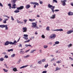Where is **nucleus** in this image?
<instances>
[{"mask_svg":"<svg viewBox=\"0 0 73 73\" xmlns=\"http://www.w3.org/2000/svg\"><path fill=\"white\" fill-rule=\"evenodd\" d=\"M48 7L49 8H50V9H51V10L52 12L53 13H54V9L55 8V6H53L52 5H50V4H48Z\"/></svg>","mask_w":73,"mask_h":73,"instance_id":"f257e3e1","label":"nucleus"},{"mask_svg":"<svg viewBox=\"0 0 73 73\" xmlns=\"http://www.w3.org/2000/svg\"><path fill=\"white\" fill-rule=\"evenodd\" d=\"M32 24L33 25L31 27L33 28H35V29H39V27L37 26V23H35L32 22Z\"/></svg>","mask_w":73,"mask_h":73,"instance_id":"f03ea898","label":"nucleus"},{"mask_svg":"<svg viewBox=\"0 0 73 73\" xmlns=\"http://www.w3.org/2000/svg\"><path fill=\"white\" fill-rule=\"evenodd\" d=\"M0 27L1 28H5V30H7L8 29V25H0Z\"/></svg>","mask_w":73,"mask_h":73,"instance_id":"7ed1b4c3","label":"nucleus"},{"mask_svg":"<svg viewBox=\"0 0 73 73\" xmlns=\"http://www.w3.org/2000/svg\"><path fill=\"white\" fill-rule=\"evenodd\" d=\"M66 0H64L63 1H62L61 3H62V5L63 6H65L66 5Z\"/></svg>","mask_w":73,"mask_h":73,"instance_id":"20e7f679","label":"nucleus"},{"mask_svg":"<svg viewBox=\"0 0 73 73\" xmlns=\"http://www.w3.org/2000/svg\"><path fill=\"white\" fill-rule=\"evenodd\" d=\"M9 44L11 45V42H9L8 41H7L4 44V45L5 46H7V45H8Z\"/></svg>","mask_w":73,"mask_h":73,"instance_id":"39448f33","label":"nucleus"},{"mask_svg":"<svg viewBox=\"0 0 73 73\" xmlns=\"http://www.w3.org/2000/svg\"><path fill=\"white\" fill-rule=\"evenodd\" d=\"M23 36L25 37H23V38H24L25 40H28V35L27 34H24L23 35Z\"/></svg>","mask_w":73,"mask_h":73,"instance_id":"423d86ee","label":"nucleus"},{"mask_svg":"<svg viewBox=\"0 0 73 73\" xmlns=\"http://www.w3.org/2000/svg\"><path fill=\"white\" fill-rule=\"evenodd\" d=\"M24 6H21L19 7H17V10H21L23 9H24Z\"/></svg>","mask_w":73,"mask_h":73,"instance_id":"0eeeda50","label":"nucleus"},{"mask_svg":"<svg viewBox=\"0 0 73 73\" xmlns=\"http://www.w3.org/2000/svg\"><path fill=\"white\" fill-rule=\"evenodd\" d=\"M54 37H55V34H53L51 35L49 37L50 38H51V39H54Z\"/></svg>","mask_w":73,"mask_h":73,"instance_id":"6e6552de","label":"nucleus"},{"mask_svg":"<svg viewBox=\"0 0 73 73\" xmlns=\"http://www.w3.org/2000/svg\"><path fill=\"white\" fill-rule=\"evenodd\" d=\"M23 32H27V27H23Z\"/></svg>","mask_w":73,"mask_h":73,"instance_id":"1a4fd4ad","label":"nucleus"},{"mask_svg":"<svg viewBox=\"0 0 73 73\" xmlns=\"http://www.w3.org/2000/svg\"><path fill=\"white\" fill-rule=\"evenodd\" d=\"M17 43V41L16 40H15L13 42H11V45H14V44H16Z\"/></svg>","mask_w":73,"mask_h":73,"instance_id":"9d476101","label":"nucleus"},{"mask_svg":"<svg viewBox=\"0 0 73 73\" xmlns=\"http://www.w3.org/2000/svg\"><path fill=\"white\" fill-rule=\"evenodd\" d=\"M68 15L69 16L73 15V13L72 12L70 11L68 13Z\"/></svg>","mask_w":73,"mask_h":73,"instance_id":"9b49d317","label":"nucleus"},{"mask_svg":"<svg viewBox=\"0 0 73 73\" xmlns=\"http://www.w3.org/2000/svg\"><path fill=\"white\" fill-rule=\"evenodd\" d=\"M73 33V31H72V30L70 31H68L67 32V34H70L71 33Z\"/></svg>","mask_w":73,"mask_h":73,"instance_id":"f8f14e48","label":"nucleus"},{"mask_svg":"<svg viewBox=\"0 0 73 73\" xmlns=\"http://www.w3.org/2000/svg\"><path fill=\"white\" fill-rule=\"evenodd\" d=\"M55 31H63V29H57L55 30Z\"/></svg>","mask_w":73,"mask_h":73,"instance_id":"ddd939ff","label":"nucleus"},{"mask_svg":"<svg viewBox=\"0 0 73 73\" xmlns=\"http://www.w3.org/2000/svg\"><path fill=\"white\" fill-rule=\"evenodd\" d=\"M17 1V0H12L11 3L13 4H15Z\"/></svg>","mask_w":73,"mask_h":73,"instance_id":"4468645a","label":"nucleus"},{"mask_svg":"<svg viewBox=\"0 0 73 73\" xmlns=\"http://www.w3.org/2000/svg\"><path fill=\"white\" fill-rule=\"evenodd\" d=\"M16 5L15 3L13 4V7H12V8H14V9L16 8Z\"/></svg>","mask_w":73,"mask_h":73,"instance_id":"2eb2a0df","label":"nucleus"},{"mask_svg":"<svg viewBox=\"0 0 73 73\" xmlns=\"http://www.w3.org/2000/svg\"><path fill=\"white\" fill-rule=\"evenodd\" d=\"M26 8L27 9H28L30 8V5H27L26 6Z\"/></svg>","mask_w":73,"mask_h":73,"instance_id":"dca6fc26","label":"nucleus"},{"mask_svg":"<svg viewBox=\"0 0 73 73\" xmlns=\"http://www.w3.org/2000/svg\"><path fill=\"white\" fill-rule=\"evenodd\" d=\"M28 66V65H27L26 66H22L20 67V69H22L23 68H25L27 67V66Z\"/></svg>","mask_w":73,"mask_h":73,"instance_id":"f3484780","label":"nucleus"},{"mask_svg":"<svg viewBox=\"0 0 73 73\" xmlns=\"http://www.w3.org/2000/svg\"><path fill=\"white\" fill-rule=\"evenodd\" d=\"M55 17V14L53 15L51 17H50V19H54Z\"/></svg>","mask_w":73,"mask_h":73,"instance_id":"a211bd4d","label":"nucleus"},{"mask_svg":"<svg viewBox=\"0 0 73 73\" xmlns=\"http://www.w3.org/2000/svg\"><path fill=\"white\" fill-rule=\"evenodd\" d=\"M20 12V11L18 10H15V11H14V12H15V13H19V12Z\"/></svg>","mask_w":73,"mask_h":73,"instance_id":"6ab92c4d","label":"nucleus"},{"mask_svg":"<svg viewBox=\"0 0 73 73\" xmlns=\"http://www.w3.org/2000/svg\"><path fill=\"white\" fill-rule=\"evenodd\" d=\"M13 50L12 49H9L8 50V52H13Z\"/></svg>","mask_w":73,"mask_h":73,"instance_id":"aec40b11","label":"nucleus"},{"mask_svg":"<svg viewBox=\"0 0 73 73\" xmlns=\"http://www.w3.org/2000/svg\"><path fill=\"white\" fill-rule=\"evenodd\" d=\"M13 70V71H14V72H17V68H14Z\"/></svg>","mask_w":73,"mask_h":73,"instance_id":"412c9836","label":"nucleus"},{"mask_svg":"<svg viewBox=\"0 0 73 73\" xmlns=\"http://www.w3.org/2000/svg\"><path fill=\"white\" fill-rule=\"evenodd\" d=\"M61 68H58V67H57L56 68V70H55V71H57V70H60L61 69Z\"/></svg>","mask_w":73,"mask_h":73,"instance_id":"4be33fe9","label":"nucleus"},{"mask_svg":"<svg viewBox=\"0 0 73 73\" xmlns=\"http://www.w3.org/2000/svg\"><path fill=\"white\" fill-rule=\"evenodd\" d=\"M30 40H31V39H29V40H28L25 41L24 42V43H27V42H29V41H30Z\"/></svg>","mask_w":73,"mask_h":73,"instance_id":"5701e85b","label":"nucleus"},{"mask_svg":"<svg viewBox=\"0 0 73 73\" xmlns=\"http://www.w3.org/2000/svg\"><path fill=\"white\" fill-rule=\"evenodd\" d=\"M21 61V59H20L17 62V64H20V62Z\"/></svg>","mask_w":73,"mask_h":73,"instance_id":"b1692460","label":"nucleus"},{"mask_svg":"<svg viewBox=\"0 0 73 73\" xmlns=\"http://www.w3.org/2000/svg\"><path fill=\"white\" fill-rule=\"evenodd\" d=\"M4 65L6 67V68H7V69H8V68H9V67L7 66V65L6 64H4Z\"/></svg>","mask_w":73,"mask_h":73,"instance_id":"393cba45","label":"nucleus"},{"mask_svg":"<svg viewBox=\"0 0 73 73\" xmlns=\"http://www.w3.org/2000/svg\"><path fill=\"white\" fill-rule=\"evenodd\" d=\"M30 57V55H28L24 57V58H28V57Z\"/></svg>","mask_w":73,"mask_h":73,"instance_id":"a878e982","label":"nucleus"},{"mask_svg":"<svg viewBox=\"0 0 73 73\" xmlns=\"http://www.w3.org/2000/svg\"><path fill=\"white\" fill-rule=\"evenodd\" d=\"M8 6H9V8L10 9H11V8H12L11 7V3H9L8 5Z\"/></svg>","mask_w":73,"mask_h":73,"instance_id":"bb28decb","label":"nucleus"},{"mask_svg":"<svg viewBox=\"0 0 73 73\" xmlns=\"http://www.w3.org/2000/svg\"><path fill=\"white\" fill-rule=\"evenodd\" d=\"M36 50H32L31 52H30L31 53H33L35 51H36Z\"/></svg>","mask_w":73,"mask_h":73,"instance_id":"cd10ccee","label":"nucleus"},{"mask_svg":"<svg viewBox=\"0 0 73 73\" xmlns=\"http://www.w3.org/2000/svg\"><path fill=\"white\" fill-rule=\"evenodd\" d=\"M3 71H4L5 72H8V70L5 69H3Z\"/></svg>","mask_w":73,"mask_h":73,"instance_id":"c85d7f7f","label":"nucleus"},{"mask_svg":"<svg viewBox=\"0 0 73 73\" xmlns=\"http://www.w3.org/2000/svg\"><path fill=\"white\" fill-rule=\"evenodd\" d=\"M41 37L42 38H45V36L44 35H42L41 36Z\"/></svg>","mask_w":73,"mask_h":73,"instance_id":"c756f323","label":"nucleus"},{"mask_svg":"<svg viewBox=\"0 0 73 73\" xmlns=\"http://www.w3.org/2000/svg\"><path fill=\"white\" fill-rule=\"evenodd\" d=\"M25 52H24V51H20V53H21V54H24V53H25Z\"/></svg>","mask_w":73,"mask_h":73,"instance_id":"7c9ffc66","label":"nucleus"},{"mask_svg":"<svg viewBox=\"0 0 73 73\" xmlns=\"http://www.w3.org/2000/svg\"><path fill=\"white\" fill-rule=\"evenodd\" d=\"M59 43L60 42H59V41H56L55 42V44H59Z\"/></svg>","mask_w":73,"mask_h":73,"instance_id":"2f4dec72","label":"nucleus"},{"mask_svg":"<svg viewBox=\"0 0 73 73\" xmlns=\"http://www.w3.org/2000/svg\"><path fill=\"white\" fill-rule=\"evenodd\" d=\"M56 63H61V61L60 60H58V61L56 62Z\"/></svg>","mask_w":73,"mask_h":73,"instance_id":"473e14b6","label":"nucleus"},{"mask_svg":"<svg viewBox=\"0 0 73 73\" xmlns=\"http://www.w3.org/2000/svg\"><path fill=\"white\" fill-rule=\"evenodd\" d=\"M44 49H46V48H48L47 45H44Z\"/></svg>","mask_w":73,"mask_h":73,"instance_id":"72a5a7b5","label":"nucleus"},{"mask_svg":"<svg viewBox=\"0 0 73 73\" xmlns=\"http://www.w3.org/2000/svg\"><path fill=\"white\" fill-rule=\"evenodd\" d=\"M1 59V61H4V59L3 58H0Z\"/></svg>","mask_w":73,"mask_h":73,"instance_id":"f704fd0d","label":"nucleus"},{"mask_svg":"<svg viewBox=\"0 0 73 73\" xmlns=\"http://www.w3.org/2000/svg\"><path fill=\"white\" fill-rule=\"evenodd\" d=\"M34 4H35V5H39L38 3H37L36 2H35Z\"/></svg>","mask_w":73,"mask_h":73,"instance_id":"c9c22d12","label":"nucleus"},{"mask_svg":"<svg viewBox=\"0 0 73 73\" xmlns=\"http://www.w3.org/2000/svg\"><path fill=\"white\" fill-rule=\"evenodd\" d=\"M15 56V54L11 55V57H14Z\"/></svg>","mask_w":73,"mask_h":73,"instance_id":"e433bc0d","label":"nucleus"},{"mask_svg":"<svg viewBox=\"0 0 73 73\" xmlns=\"http://www.w3.org/2000/svg\"><path fill=\"white\" fill-rule=\"evenodd\" d=\"M3 23H4V24H6V23H7V21L5 20H3Z\"/></svg>","mask_w":73,"mask_h":73,"instance_id":"4c0bfd02","label":"nucleus"},{"mask_svg":"<svg viewBox=\"0 0 73 73\" xmlns=\"http://www.w3.org/2000/svg\"><path fill=\"white\" fill-rule=\"evenodd\" d=\"M72 44H70L69 45H68V47H71L72 46Z\"/></svg>","mask_w":73,"mask_h":73,"instance_id":"58836bf2","label":"nucleus"},{"mask_svg":"<svg viewBox=\"0 0 73 73\" xmlns=\"http://www.w3.org/2000/svg\"><path fill=\"white\" fill-rule=\"evenodd\" d=\"M17 23H18V24H19V23H20V21H19L18 19H17Z\"/></svg>","mask_w":73,"mask_h":73,"instance_id":"ea45409f","label":"nucleus"},{"mask_svg":"<svg viewBox=\"0 0 73 73\" xmlns=\"http://www.w3.org/2000/svg\"><path fill=\"white\" fill-rule=\"evenodd\" d=\"M11 20H12V21H14V18H13V17L12 16L11 17Z\"/></svg>","mask_w":73,"mask_h":73,"instance_id":"a19ab883","label":"nucleus"},{"mask_svg":"<svg viewBox=\"0 0 73 73\" xmlns=\"http://www.w3.org/2000/svg\"><path fill=\"white\" fill-rule=\"evenodd\" d=\"M46 29L47 31H49V27H47L46 28Z\"/></svg>","mask_w":73,"mask_h":73,"instance_id":"79ce46f5","label":"nucleus"},{"mask_svg":"<svg viewBox=\"0 0 73 73\" xmlns=\"http://www.w3.org/2000/svg\"><path fill=\"white\" fill-rule=\"evenodd\" d=\"M18 46L19 47H22V44H19V45H18Z\"/></svg>","mask_w":73,"mask_h":73,"instance_id":"37998d69","label":"nucleus"},{"mask_svg":"<svg viewBox=\"0 0 73 73\" xmlns=\"http://www.w3.org/2000/svg\"><path fill=\"white\" fill-rule=\"evenodd\" d=\"M2 54H4V55H5V56L6 55H7V53H6V52H3L2 53Z\"/></svg>","mask_w":73,"mask_h":73,"instance_id":"c03bdc74","label":"nucleus"},{"mask_svg":"<svg viewBox=\"0 0 73 73\" xmlns=\"http://www.w3.org/2000/svg\"><path fill=\"white\" fill-rule=\"evenodd\" d=\"M5 58H8V56L7 55H5Z\"/></svg>","mask_w":73,"mask_h":73,"instance_id":"a18cd8bd","label":"nucleus"},{"mask_svg":"<svg viewBox=\"0 0 73 73\" xmlns=\"http://www.w3.org/2000/svg\"><path fill=\"white\" fill-rule=\"evenodd\" d=\"M48 66V64H47L46 65H45L44 66V68H46Z\"/></svg>","mask_w":73,"mask_h":73,"instance_id":"49530a36","label":"nucleus"},{"mask_svg":"<svg viewBox=\"0 0 73 73\" xmlns=\"http://www.w3.org/2000/svg\"><path fill=\"white\" fill-rule=\"evenodd\" d=\"M28 46H30V47H31V48H33V46H32L31 44L28 45Z\"/></svg>","mask_w":73,"mask_h":73,"instance_id":"de8ad7c7","label":"nucleus"},{"mask_svg":"<svg viewBox=\"0 0 73 73\" xmlns=\"http://www.w3.org/2000/svg\"><path fill=\"white\" fill-rule=\"evenodd\" d=\"M24 21L25 23H27V19H24Z\"/></svg>","mask_w":73,"mask_h":73,"instance_id":"09e8293b","label":"nucleus"},{"mask_svg":"<svg viewBox=\"0 0 73 73\" xmlns=\"http://www.w3.org/2000/svg\"><path fill=\"white\" fill-rule=\"evenodd\" d=\"M54 60H55V59L54 58H52V59H51V62L54 61Z\"/></svg>","mask_w":73,"mask_h":73,"instance_id":"8fccbe9b","label":"nucleus"},{"mask_svg":"<svg viewBox=\"0 0 73 73\" xmlns=\"http://www.w3.org/2000/svg\"><path fill=\"white\" fill-rule=\"evenodd\" d=\"M46 72H47V71H43L42 72V73H46Z\"/></svg>","mask_w":73,"mask_h":73,"instance_id":"3c124183","label":"nucleus"},{"mask_svg":"<svg viewBox=\"0 0 73 73\" xmlns=\"http://www.w3.org/2000/svg\"><path fill=\"white\" fill-rule=\"evenodd\" d=\"M0 6H1V7H3V5L1 3H0Z\"/></svg>","mask_w":73,"mask_h":73,"instance_id":"603ef678","label":"nucleus"},{"mask_svg":"<svg viewBox=\"0 0 73 73\" xmlns=\"http://www.w3.org/2000/svg\"><path fill=\"white\" fill-rule=\"evenodd\" d=\"M42 3H43V2H42V1H40L39 2V3H40V4H42Z\"/></svg>","mask_w":73,"mask_h":73,"instance_id":"864d4df0","label":"nucleus"},{"mask_svg":"<svg viewBox=\"0 0 73 73\" xmlns=\"http://www.w3.org/2000/svg\"><path fill=\"white\" fill-rule=\"evenodd\" d=\"M45 61V59H43L42 60V62H44Z\"/></svg>","mask_w":73,"mask_h":73,"instance_id":"5fc2aeb1","label":"nucleus"},{"mask_svg":"<svg viewBox=\"0 0 73 73\" xmlns=\"http://www.w3.org/2000/svg\"><path fill=\"white\" fill-rule=\"evenodd\" d=\"M38 63L39 64H41V61H40L38 62Z\"/></svg>","mask_w":73,"mask_h":73,"instance_id":"6e6d98bb","label":"nucleus"},{"mask_svg":"<svg viewBox=\"0 0 73 73\" xmlns=\"http://www.w3.org/2000/svg\"><path fill=\"white\" fill-rule=\"evenodd\" d=\"M30 49H29V50H27L26 51H25V52L26 53H27V52H28L29 51V50H30Z\"/></svg>","mask_w":73,"mask_h":73,"instance_id":"4d7b16f0","label":"nucleus"},{"mask_svg":"<svg viewBox=\"0 0 73 73\" xmlns=\"http://www.w3.org/2000/svg\"><path fill=\"white\" fill-rule=\"evenodd\" d=\"M70 5H72V6L73 7V3L72 2V3H71Z\"/></svg>","mask_w":73,"mask_h":73,"instance_id":"13d9d810","label":"nucleus"},{"mask_svg":"<svg viewBox=\"0 0 73 73\" xmlns=\"http://www.w3.org/2000/svg\"><path fill=\"white\" fill-rule=\"evenodd\" d=\"M70 59H71L72 60H73V58L71 57H69V58Z\"/></svg>","mask_w":73,"mask_h":73,"instance_id":"bf43d9fd","label":"nucleus"},{"mask_svg":"<svg viewBox=\"0 0 73 73\" xmlns=\"http://www.w3.org/2000/svg\"><path fill=\"white\" fill-rule=\"evenodd\" d=\"M39 27H40V28H42V26L41 25H39Z\"/></svg>","mask_w":73,"mask_h":73,"instance_id":"052dcab7","label":"nucleus"},{"mask_svg":"<svg viewBox=\"0 0 73 73\" xmlns=\"http://www.w3.org/2000/svg\"><path fill=\"white\" fill-rule=\"evenodd\" d=\"M58 11H59V10L58 9H56L55 10V12H58Z\"/></svg>","mask_w":73,"mask_h":73,"instance_id":"680f3d73","label":"nucleus"},{"mask_svg":"<svg viewBox=\"0 0 73 73\" xmlns=\"http://www.w3.org/2000/svg\"><path fill=\"white\" fill-rule=\"evenodd\" d=\"M39 52L40 53H42V50H39Z\"/></svg>","mask_w":73,"mask_h":73,"instance_id":"e2e57ef3","label":"nucleus"},{"mask_svg":"<svg viewBox=\"0 0 73 73\" xmlns=\"http://www.w3.org/2000/svg\"><path fill=\"white\" fill-rule=\"evenodd\" d=\"M29 20L30 21H31V22H32V19H29Z\"/></svg>","mask_w":73,"mask_h":73,"instance_id":"0e129e2a","label":"nucleus"},{"mask_svg":"<svg viewBox=\"0 0 73 73\" xmlns=\"http://www.w3.org/2000/svg\"><path fill=\"white\" fill-rule=\"evenodd\" d=\"M35 2H31V4H35Z\"/></svg>","mask_w":73,"mask_h":73,"instance_id":"69168bd1","label":"nucleus"},{"mask_svg":"<svg viewBox=\"0 0 73 73\" xmlns=\"http://www.w3.org/2000/svg\"><path fill=\"white\" fill-rule=\"evenodd\" d=\"M31 40H32V39H33L35 38V37H34V36H33L32 37H31Z\"/></svg>","mask_w":73,"mask_h":73,"instance_id":"338daca9","label":"nucleus"},{"mask_svg":"<svg viewBox=\"0 0 73 73\" xmlns=\"http://www.w3.org/2000/svg\"><path fill=\"white\" fill-rule=\"evenodd\" d=\"M25 46H26V47H28V45L27 44H26L25 45Z\"/></svg>","mask_w":73,"mask_h":73,"instance_id":"774afa93","label":"nucleus"}]
</instances>
